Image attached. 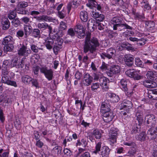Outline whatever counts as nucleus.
I'll return each instance as SVG.
<instances>
[{"label":"nucleus","mask_w":157,"mask_h":157,"mask_svg":"<svg viewBox=\"0 0 157 157\" xmlns=\"http://www.w3.org/2000/svg\"><path fill=\"white\" fill-rule=\"evenodd\" d=\"M62 48V46H61V42L58 44L56 43L54 45L53 48L54 53L56 55H57L59 51Z\"/></svg>","instance_id":"c9c22d12"},{"label":"nucleus","mask_w":157,"mask_h":157,"mask_svg":"<svg viewBox=\"0 0 157 157\" xmlns=\"http://www.w3.org/2000/svg\"><path fill=\"white\" fill-rule=\"evenodd\" d=\"M111 27L114 30L118 31L124 30L125 29L132 30V27L128 25L126 23L122 24V21L119 17H114L110 21Z\"/></svg>","instance_id":"7ed1b4c3"},{"label":"nucleus","mask_w":157,"mask_h":157,"mask_svg":"<svg viewBox=\"0 0 157 157\" xmlns=\"http://www.w3.org/2000/svg\"><path fill=\"white\" fill-rule=\"evenodd\" d=\"M100 44L98 39L95 37L90 38V35L87 34L85 38L83 46V52L86 53L94 54L95 52L96 48L99 46Z\"/></svg>","instance_id":"f257e3e1"},{"label":"nucleus","mask_w":157,"mask_h":157,"mask_svg":"<svg viewBox=\"0 0 157 157\" xmlns=\"http://www.w3.org/2000/svg\"><path fill=\"white\" fill-rule=\"evenodd\" d=\"M93 81V77L88 73H85L83 76V82L84 85L88 86L90 85Z\"/></svg>","instance_id":"2eb2a0df"},{"label":"nucleus","mask_w":157,"mask_h":157,"mask_svg":"<svg viewBox=\"0 0 157 157\" xmlns=\"http://www.w3.org/2000/svg\"><path fill=\"white\" fill-rule=\"evenodd\" d=\"M77 155L79 157H90V152L86 151L85 149L82 148H79L78 149V152Z\"/></svg>","instance_id":"a878e982"},{"label":"nucleus","mask_w":157,"mask_h":157,"mask_svg":"<svg viewBox=\"0 0 157 157\" xmlns=\"http://www.w3.org/2000/svg\"><path fill=\"white\" fill-rule=\"evenodd\" d=\"M143 84L146 87L154 88L157 86V84L154 81L150 80H146L143 82Z\"/></svg>","instance_id":"c756f323"},{"label":"nucleus","mask_w":157,"mask_h":157,"mask_svg":"<svg viewBox=\"0 0 157 157\" xmlns=\"http://www.w3.org/2000/svg\"><path fill=\"white\" fill-rule=\"evenodd\" d=\"M31 82L33 86L36 87V88L39 87V84L37 79L32 78V80Z\"/></svg>","instance_id":"338daca9"},{"label":"nucleus","mask_w":157,"mask_h":157,"mask_svg":"<svg viewBox=\"0 0 157 157\" xmlns=\"http://www.w3.org/2000/svg\"><path fill=\"white\" fill-rule=\"evenodd\" d=\"M30 48L32 51L35 53H37L39 52V50H42L43 48H38V47L34 44H32L30 45Z\"/></svg>","instance_id":"37998d69"},{"label":"nucleus","mask_w":157,"mask_h":157,"mask_svg":"<svg viewBox=\"0 0 157 157\" xmlns=\"http://www.w3.org/2000/svg\"><path fill=\"white\" fill-rule=\"evenodd\" d=\"M102 133L101 130L98 129H95L92 132V135L97 139H100L101 138L102 136Z\"/></svg>","instance_id":"2f4dec72"},{"label":"nucleus","mask_w":157,"mask_h":157,"mask_svg":"<svg viewBox=\"0 0 157 157\" xmlns=\"http://www.w3.org/2000/svg\"><path fill=\"white\" fill-rule=\"evenodd\" d=\"M102 143L99 142L96 144L95 147V150L93 152V153L97 155L99 153L102 157H108L110 154V150L107 146L101 147Z\"/></svg>","instance_id":"20e7f679"},{"label":"nucleus","mask_w":157,"mask_h":157,"mask_svg":"<svg viewBox=\"0 0 157 157\" xmlns=\"http://www.w3.org/2000/svg\"><path fill=\"white\" fill-rule=\"evenodd\" d=\"M41 33L42 32H40V30L38 29H34L33 30L32 34L34 37L39 38L40 37Z\"/></svg>","instance_id":"e433bc0d"},{"label":"nucleus","mask_w":157,"mask_h":157,"mask_svg":"<svg viewBox=\"0 0 157 157\" xmlns=\"http://www.w3.org/2000/svg\"><path fill=\"white\" fill-rule=\"evenodd\" d=\"M118 33L117 32H114L113 30H109L108 31V36L110 38H112L117 36Z\"/></svg>","instance_id":"09e8293b"},{"label":"nucleus","mask_w":157,"mask_h":157,"mask_svg":"<svg viewBox=\"0 0 157 157\" xmlns=\"http://www.w3.org/2000/svg\"><path fill=\"white\" fill-rule=\"evenodd\" d=\"M93 77L94 80H98V79H101L103 77L101 73L100 72L94 73L93 74Z\"/></svg>","instance_id":"49530a36"},{"label":"nucleus","mask_w":157,"mask_h":157,"mask_svg":"<svg viewBox=\"0 0 157 157\" xmlns=\"http://www.w3.org/2000/svg\"><path fill=\"white\" fill-rule=\"evenodd\" d=\"M17 16V12L15 10H10L8 14V17L10 20H13Z\"/></svg>","instance_id":"4c0bfd02"},{"label":"nucleus","mask_w":157,"mask_h":157,"mask_svg":"<svg viewBox=\"0 0 157 157\" xmlns=\"http://www.w3.org/2000/svg\"><path fill=\"white\" fill-rule=\"evenodd\" d=\"M11 23L14 27H17L20 25L21 22L19 19L17 18L13 19L11 21Z\"/></svg>","instance_id":"79ce46f5"},{"label":"nucleus","mask_w":157,"mask_h":157,"mask_svg":"<svg viewBox=\"0 0 157 157\" xmlns=\"http://www.w3.org/2000/svg\"><path fill=\"white\" fill-rule=\"evenodd\" d=\"M90 9H93V7L96 8L97 10L99 11H100L101 10V7L100 5L98 4L97 2H94V3L92 4L90 7H88Z\"/></svg>","instance_id":"4d7b16f0"},{"label":"nucleus","mask_w":157,"mask_h":157,"mask_svg":"<svg viewBox=\"0 0 157 157\" xmlns=\"http://www.w3.org/2000/svg\"><path fill=\"white\" fill-rule=\"evenodd\" d=\"M121 85L120 86L122 90L124 91L126 95H128L129 94H131L130 92H128V90L127 87V82L126 80L122 79L120 81Z\"/></svg>","instance_id":"bb28decb"},{"label":"nucleus","mask_w":157,"mask_h":157,"mask_svg":"<svg viewBox=\"0 0 157 157\" xmlns=\"http://www.w3.org/2000/svg\"><path fill=\"white\" fill-rule=\"evenodd\" d=\"M80 17L82 21L84 22H86L88 19V14L87 12L85 11H81L80 13Z\"/></svg>","instance_id":"72a5a7b5"},{"label":"nucleus","mask_w":157,"mask_h":157,"mask_svg":"<svg viewBox=\"0 0 157 157\" xmlns=\"http://www.w3.org/2000/svg\"><path fill=\"white\" fill-rule=\"evenodd\" d=\"M24 35V32L23 30H19L16 33V36L19 39L22 38Z\"/></svg>","instance_id":"6e6d98bb"},{"label":"nucleus","mask_w":157,"mask_h":157,"mask_svg":"<svg viewBox=\"0 0 157 157\" xmlns=\"http://www.w3.org/2000/svg\"><path fill=\"white\" fill-rule=\"evenodd\" d=\"M117 135H113V134H109V140L112 143V144H114L117 142V139L118 136Z\"/></svg>","instance_id":"58836bf2"},{"label":"nucleus","mask_w":157,"mask_h":157,"mask_svg":"<svg viewBox=\"0 0 157 157\" xmlns=\"http://www.w3.org/2000/svg\"><path fill=\"white\" fill-rule=\"evenodd\" d=\"M144 106L142 105H141L139 106L138 107V113H140L138 115V122L139 123V125L141 126L144 123V120L143 117V114L142 113L144 110Z\"/></svg>","instance_id":"f3484780"},{"label":"nucleus","mask_w":157,"mask_h":157,"mask_svg":"<svg viewBox=\"0 0 157 157\" xmlns=\"http://www.w3.org/2000/svg\"><path fill=\"white\" fill-rule=\"evenodd\" d=\"M63 151L64 154L67 157H71L73 156L72 152L67 148H64Z\"/></svg>","instance_id":"8fccbe9b"},{"label":"nucleus","mask_w":157,"mask_h":157,"mask_svg":"<svg viewBox=\"0 0 157 157\" xmlns=\"http://www.w3.org/2000/svg\"><path fill=\"white\" fill-rule=\"evenodd\" d=\"M40 69L39 66H34L33 67V69L34 72V74L36 75H37L39 73V70Z\"/></svg>","instance_id":"0e129e2a"},{"label":"nucleus","mask_w":157,"mask_h":157,"mask_svg":"<svg viewBox=\"0 0 157 157\" xmlns=\"http://www.w3.org/2000/svg\"><path fill=\"white\" fill-rule=\"evenodd\" d=\"M100 84L98 82L93 83L92 84L91 88V90L94 91H96L99 88Z\"/></svg>","instance_id":"603ef678"},{"label":"nucleus","mask_w":157,"mask_h":157,"mask_svg":"<svg viewBox=\"0 0 157 157\" xmlns=\"http://www.w3.org/2000/svg\"><path fill=\"white\" fill-rule=\"evenodd\" d=\"M62 150V147L61 146L57 145L52 150V152L55 155H58L60 154Z\"/></svg>","instance_id":"f704fd0d"},{"label":"nucleus","mask_w":157,"mask_h":157,"mask_svg":"<svg viewBox=\"0 0 157 157\" xmlns=\"http://www.w3.org/2000/svg\"><path fill=\"white\" fill-rule=\"evenodd\" d=\"M1 24L2 29L3 30H7L10 27V22L7 18L3 17L1 20Z\"/></svg>","instance_id":"aec40b11"},{"label":"nucleus","mask_w":157,"mask_h":157,"mask_svg":"<svg viewBox=\"0 0 157 157\" xmlns=\"http://www.w3.org/2000/svg\"><path fill=\"white\" fill-rule=\"evenodd\" d=\"M145 133L143 131L140 133L139 136V140H144L145 139Z\"/></svg>","instance_id":"680f3d73"},{"label":"nucleus","mask_w":157,"mask_h":157,"mask_svg":"<svg viewBox=\"0 0 157 157\" xmlns=\"http://www.w3.org/2000/svg\"><path fill=\"white\" fill-rule=\"evenodd\" d=\"M147 25V29L153 31L154 30L155 26V23L153 21H150L148 22Z\"/></svg>","instance_id":"c03bdc74"},{"label":"nucleus","mask_w":157,"mask_h":157,"mask_svg":"<svg viewBox=\"0 0 157 157\" xmlns=\"http://www.w3.org/2000/svg\"><path fill=\"white\" fill-rule=\"evenodd\" d=\"M29 63L27 61L25 58H23L21 59V61L18 65V68H21V69H25L26 70H28L29 68Z\"/></svg>","instance_id":"6ab92c4d"},{"label":"nucleus","mask_w":157,"mask_h":157,"mask_svg":"<svg viewBox=\"0 0 157 157\" xmlns=\"http://www.w3.org/2000/svg\"><path fill=\"white\" fill-rule=\"evenodd\" d=\"M37 27L39 29L42 31L48 29V33L49 34L52 33V27L45 23H39L37 24Z\"/></svg>","instance_id":"412c9836"},{"label":"nucleus","mask_w":157,"mask_h":157,"mask_svg":"<svg viewBox=\"0 0 157 157\" xmlns=\"http://www.w3.org/2000/svg\"><path fill=\"white\" fill-rule=\"evenodd\" d=\"M74 99L75 100V104L76 106H77L78 104H79L80 105V107L81 108L82 105L83 103L82 100H79V98L77 97H74Z\"/></svg>","instance_id":"5fc2aeb1"},{"label":"nucleus","mask_w":157,"mask_h":157,"mask_svg":"<svg viewBox=\"0 0 157 157\" xmlns=\"http://www.w3.org/2000/svg\"><path fill=\"white\" fill-rule=\"evenodd\" d=\"M59 28L61 30H65L67 28L66 23L63 21H61L59 25Z\"/></svg>","instance_id":"bf43d9fd"},{"label":"nucleus","mask_w":157,"mask_h":157,"mask_svg":"<svg viewBox=\"0 0 157 157\" xmlns=\"http://www.w3.org/2000/svg\"><path fill=\"white\" fill-rule=\"evenodd\" d=\"M24 38L27 39V38L32 31V27L30 25H25L24 26Z\"/></svg>","instance_id":"c85d7f7f"},{"label":"nucleus","mask_w":157,"mask_h":157,"mask_svg":"<svg viewBox=\"0 0 157 157\" xmlns=\"http://www.w3.org/2000/svg\"><path fill=\"white\" fill-rule=\"evenodd\" d=\"M127 76L133 78L135 80H137V71L134 69H129L125 72Z\"/></svg>","instance_id":"5701e85b"},{"label":"nucleus","mask_w":157,"mask_h":157,"mask_svg":"<svg viewBox=\"0 0 157 157\" xmlns=\"http://www.w3.org/2000/svg\"><path fill=\"white\" fill-rule=\"evenodd\" d=\"M132 102L129 100H124L121 103L120 106V109H125L128 113L129 111V109L132 107Z\"/></svg>","instance_id":"dca6fc26"},{"label":"nucleus","mask_w":157,"mask_h":157,"mask_svg":"<svg viewBox=\"0 0 157 157\" xmlns=\"http://www.w3.org/2000/svg\"><path fill=\"white\" fill-rule=\"evenodd\" d=\"M33 136L34 137V139L36 140H40V136L39 132L37 131H34L33 132Z\"/></svg>","instance_id":"e2e57ef3"},{"label":"nucleus","mask_w":157,"mask_h":157,"mask_svg":"<svg viewBox=\"0 0 157 157\" xmlns=\"http://www.w3.org/2000/svg\"><path fill=\"white\" fill-rule=\"evenodd\" d=\"M14 124L15 128L17 129H20L21 128V123L18 119H16L14 121Z\"/></svg>","instance_id":"de8ad7c7"},{"label":"nucleus","mask_w":157,"mask_h":157,"mask_svg":"<svg viewBox=\"0 0 157 157\" xmlns=\"http://www.w3.org/2000/svg\"><path fill=\"white\" fill-rule=\"evenodd\" d=\"M48 67L45 66L43 67L40 68V71L44 74L48 81H50L54 78V72L52 69H48Z\"/></svg>","instance_id":"423d86ee"},{"label":"nucleus","mask_w":157,"mask_h":157,"mask_svg":"<svg viewBox=\"0 0 157 157\" xmlns=\"http://www.w3.org/2000/svg\"><path fill=\"white\" fill-rule=\"evenodd\" d=\"M54 43L53 40L51 38H47L45 41L44 45L47 49L51 50L53 48Z\"/></svg>","instance_id":"7c9ffc66"},{"label":"nucleus","mask_w":157,"mask_h":157,"mask_svg":"<svg viewBox=\"0 0 157 157\" xmlns=\"http://www.w3.org/2000/svg\"><path fill=\"white\" fill-rule=\"evenodd\" d=\"M36 141V145L38 147L41 148L44 145L43 143L40 140H38Z\"/></svg>","instance_id":"774afa93"},{"label":"nucleus","mask_w":157,"mask_h":157,"mask_svg":"<svg viewBox=\"0 0 157 157\" xmlns=\"http://www.w3.org/2000/svg\"><path fill=\"white\" fill-rule=\"evenodd\" d=\"M116 51L113 48H110L108 49L106 52H103L101 54V56L103 59L107 58L109 59H113L116 56Z\"/></svg>","instance_id":"0eeeda50"},{"label":"nucleus","mask_w":157,"mask_h":157,"mask_svg":"<svg viewBox=\"0 0 157 157\" xmlns=\"http://www.w3.org/2000/svg\"><path fill=\"white\" fill-rule=\"evenodd\" d=\"M103 114V119L106 123H109L111 121L114 117V113L112 111L102 113Z\"/></svg>","instance_id":"9d476101"},{"label":"nucleus","mask_w":157,"mask_h":157,"mask_svg":"<svg viewBox=\"0 0 157 157\" xmlns=\"http://www.w3.org/2000/svg\"><path fill=\"white\" fill-rule=\"evenodd\" d=\"M15 75L14 73L10 72L6 69H2L1 74L2 83L15 87H17V85L16 82L12 80L14 78Z\"/></svg>","instance_id":"f03ea898"},{"label":"nucleus","mask_w":157,"mask_h":157,"mask_svg":"<svg viewBox=\"0 0 157 157\" xmlns=\"http://www.w3.org/2000/svg\"><path fill=\"white\" fill-rule=\"evenodd\" d=\"M40 131L41 132V135L43 137L48 135V131L47 129H43V128H42L40 130Z\"/></svg>","instance_id":"13d9d810"},{"label":"nucleus","mask_w":157,"mask_h":157,"mask_svg":"<svg viewBox=\"0 0 157 157\" xmlns=\"http://www.w3.org/2000/svg\"><path fill=\"white\" fill-rule=\"evenodd\" d=\"M119 130L117 128L114 127H112L111 128L109 131V134H113V135H118V132Z\"/></svg>","instance_id":"864d4df0"},{"label":"nucleus","mask_w":157,"mask_h":157,"mask_svg":"<svg viewBox=\"0 0 157 157\" xmlns=\"http://www.w3.org/2000/svg\"><path fill=\"white\" fill-rule=\"evenodd\" d=\"M99 81L101 84L100 85L103 87V89L105 91L107 90L109 88L108 83L109 82V79L107 78L103 77L100 79Z\"/></svg>","instance_id":"393cba45"},{"label":"nucleus","mask_w":157,"mask_h":157,"mask_svg":"<svg viewBox=\"0 0 157 157\" xmlns=\"http://www.w3.org/2000/svg\"><path fill=\"white\" fill-rule=\"evenodd\" d=\"M125 64L128 66H132L133 64L134 58L133 56L130 54H126L124 58Z\"/></svg>","instance_id":"a211bd4d"},{"label":"nucleus","mask_w":157,"mask_h":157,"mask_svg":"<svg viewBox=\"0 0 157 157\" xmlns=\"http://www.w3.org/2000/svg\"><path fill=\"white\" fill-rule=\"evenodd\" d=\"M131 45L127 42H124L122 44V47L126 48L128 50H132V47Z\"/></svg>","instance_id":"052dcab7"},{"label":"nucleus","mask_w":157,"mask_h":157,"mask_svg":"<svg viewBox=\"0 0 157 157\" xmlns=\"http://www.w3.org/2000/svg\"><path fill=\"white\" fill-rule=\"evenodd\" d=\"M120 72V68L118 65H113L110 68L109 71L107 72V75L111 77L113 75L118 74Z\"/></svg>","instance_id":"ddd939ff"},{"label":"nucleus","mask_w":157,"mask_h":157,"mask_svg":"<svg viewBox=\"0 0 157 157\" xmlns=\"http://www.w3.org/2000/svg\"><path fill=\"white\" fill-rule=\"evenodd\" d=\"M111 105L108 100H105L101 103L100 107L101 113L111 111L110 109Z\"/></svg>","instance_id":"4468645a"},{"label":"nucleus","mask_w":157,"mask_h":157,"mask_svg":"<svg viewBox=\"0 0 157 157\" xmlns=\"http://www.w3.org/2000/svg\"><path fill=\"white\" fill-rule=\"evenodd\" d=\"M148 135H150L151 138L154 139L157 137V126H153L150 128L147 132Z\"/></svg>","instance_id":"cd10ccee"},{"label":"nucleus","mask_w":157,"mask_h":157,"mask_svg":"<svg viewBox=\"0 0 157 157\" xmlns=\"http://www.w3.org/2000/svg\"><path fill=\"white\" fill-rule=\"evenodd\" d=\"M156 74L155 72L152 71H148L146 74V76L148 78L151 79L152 78H155L156 76Z\"/></svg>","instance_id":"3c124183"},{"label":"nucleus","mask_w":157,"mask_h":157,"mask_svg":"<svg viewBox=\"0 0 157 157\" xmlns=\"http://www.w3.org/2000/svg\"><path fill=\"white\" fill-rule=\"evenodd\" d=\"M106 94L111 102H117L120 100L119 96L114 93L109 92L107 93Z\"/></svg>","instance_id":"4be33fe9"},{"label":"nucleus","mask_w":157,"mask_h":157,"mask_svg":"<svg viewBox=\"0 0 157 157\" xmlns=\"http://www.w3.org/2000/svg\"><path fill=\"white\" fill-rule=\"evenodd\" d=\"M22 82L25 84H30L32 78L29 76L27 75H24L21 78Z\"/></svg>","instance_id":"473e14b6"},{"label":"nucleus","mask_w":157,"mask_h":157,"mask_svg":"<svg viewBox=\"0 0 157 157\" xmlns=\"http://www.w3.org/2000/svg\"><path fill=\"white\" fill-rule=\"evenodd\" d=\"M145 120L147 124H150L152 127L155 126L157 123L155 116L153 114L147 115L145 117Z\"/></svg>","instance_id":"9b49d317"},{"label":"nucleus","mask_w":157,"mask_h":157,"mask_svg":"<svg viewBox=\"0 0 157 157\" xmlns=\"http://www.w3.org/2000/svg\"><path fill=\"white\" fill-rule=\"evenodd\" d=\"M14 41V40L13 37L10 35H8L3 39L2 44L0 45L2 46H3V45H9L10 44L13 43Z\"/></svg>","instance_id":"b1692460"},{"label":"nucleus","mask_w":157,"mask_h":157,"mask_svg":"<svg viewBox=\"0 0 157 157\" xmlns=\"http://www.w3.org/2000/svg\"><path fill=\"white\" fill-rule=\"evenodd\" d=\"M151 92L155 95L154 98L153 99L155 100H157V89L149 90L148 93L151 94Z\"/></svg>","instance_id":"69168bd1"},{"label":"nucleus","mask_w":157,"mask_h":157,"mask_svg":"<svg viewBox=\"0 0 157 157\" xmlns=\"http://www.w3.org/2000/svg\"><path fill=\"white\" fill-rule=\"evenodd\" d=\"M75 31L77 33L78 37L82 38L85 36V31L83 29V25L80 24H78L74 28Z\"/></svg>","instance_id":"6e6552de"},{"label":"nucleus","mask_w":157,"mask_h":157,"mask_svg":"<svg viewBox=\"0 0 157 157\" xmlns=\"http://www.w3.org/2000/svg\"><path fill=\"white\" fill-rule=\"evenodd\" d=\"M30 14L32 16H34L33 18L36 19L38 21H52L53 19L51 17H50L46 15H42L39 16H36L40 14L38 11L33 10L30 13Z\"/></svg>","instance_id":"39448f33"},{"label":"nucleus","mask_w":157,"mask_h":157,"mask_svg":"<svg viewBox=\"0 0 157 157\" xmlns=\"http://www.w3.org/2000/svg\"><path fill=\"white\" fill-rule=\"evenodd\" d=\"M21 47L18 51V54L20 56L26 57L28 56L30 53V51L27 49V46L23 43L20 44Z\"/></svg>","instance_id":"1a4fd4ad"},{"label":"nucleus","mask_w":157,"mask_h":157,"mask_svg":"<svg viewBox=\"0 0 157 157\" xmlns=\"http://www.w3.org/2000/svg\"><path fill=\"white\" fill-rule=\"evenodd\" d=\"M11 67H15L18 68V59L17 58H14L12 59L10 62Z\"/></svg>","instance_id":"a19ab883"},{"label":"nucleus","mask_w":157,"mask_h":157,"mask_svg":"<svg viewBox=\"0 0 157 157\" xmlns=\"http://www.w3.org/2000/svg\"><path fill=\"white\" fill-rule=\"evenodd\" d=\"M141 6L142 7L144 6V8L147 10L151 9V7L147 1L146 0H143L141 2Z\"/></svg>","instance_id":"ea45409f"},{"label":"nucleus","mask_w":157,"mask_h":157,"mask_svg":"<svg viewBox=\"0 0 157 157\" xmlns=\"http://www.w3.org/2000/svg\"><path fill=\"white\" fill-rule=\"evenodd\" d=\"M58 17L60 19L64 18L66 16V11L65 9H63L61 11H59L58 12Z\"/></svg>","instance_id":"a18cd8bd"},{"label":"nucleus","mask_w":157,"mask_h":157,"mask_svg":"<svg viewBox=\"0 0 157 157\" xmlns=\"http://www.w3.org/2000/svg\"><path fill=\"white\" fill-rule=\"evenodd\" d=\"M28 6L27 2L25 1L20 2L17 7V10L18 13L21 14H26V11L22 9L27 7Z\"/></svg>","instance_id":"f8f14e48"}]
</instances>
